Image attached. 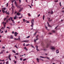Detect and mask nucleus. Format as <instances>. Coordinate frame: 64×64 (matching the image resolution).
<instances>
[{"label": "nucleus", "mask_w": 64, "mask_h": 64, "mask_svg": "<svg viewBox=\"0 0 64 64\" xmlns=\"http://www.w3.org/2000/svg\"><path fill=\"white\" fill-rule=\"evenodd\" d=\"M21 11H22V9H20V10H19V12H21Z\"/></svg>", "instance_id": "27"}, {"label": "nucleus", "mask_w": 64, "mask_h": 64, "mask_svg": "<svg viewBox=\"0 0 64 64\" xmlns=\"http://www.w3.org/2000/svg\"><path fill=\"white\" fill-rule=\"evenodd\" d=\"M2 12L3 13H5V11L4 10V9H2Z\"/></svg>", "instance_id": "17"}, {"label": "nucleus", "mask_w": 64, "mask_h": 64, "mask_svg": "<svg viewBox=\"0 0 64 64\" xmlns=\"http://www.w3.org/2000/svg\"><path fill=\"white\" fill-rule=\"evenodd\" d=\"M40 16V14H39L38 16V17H39V16Z\"/></svg>", "instance_id": "50"}, {"label": "nucleus", "mask_w": 64, "mask_h": 64, "mask_svg": "<svg viewBox=\"0 0 64 64\" xmlns=\"http://www.w3.org/2000/svg\"><path fill=\"white\" fill-rule=\"evenodd\" d=\"M3 9H4V10H6V8H3Z\"/></svg>", "instance_id": "40"}, {"label": "nucleus", "mask_w": 64, "mask_h": 64, "mask_svg": "<svg viewBox=\"0 0 64 64\" xmlns=\"http://www.w3.org/2000/svg\"><path fill=\"white\" fill-rule=\"evenodd\" d=\"M13 18H11V20L12 22H13L14 21V20H13Z\"/></svg>", "instance_id": "33"}, {"label": "nucleus", "mask_w": 64, "mask_h": 64, "mask_svg": "<svg viewBox=\"0 0 64 64\" xmlns=\"http://www.w3.org/2000/svg\"><path fill=\"white\" fill-rule=\"evenodd\" d=\"M29 45H30V44H26V46H29Z\"/></svg>", "instance_id": "38"}, {"label": "nucleus", "mask_w": 64, "mask_h": 64, "mask_svg": "<svg viewBox=\"0 0 64 64\" xmlns=\"http://www.w3.org/2000/svg\"><path fill=\"white\" fill-rule=\"evenodd\" d=\"M14 2H15L14 3L15 4V5L17 8H21L20 7V6H17V4H16V1Z\"/></svg>", "instance_id": "3"}, {"label": "nucleus", "mask_w": 64, "mask_h": 64, "mask_svg": "<svg viewBox=\"0 0 64 64\" xmlns=\"http://www.w3.org/2000/svg\"><path fill=\"white\" fill-rule=\"evenodd\" d=\"M44 51H46V49H44Z\"/></svg>", "instance_id": "58"}, {"label": "nucleus", "mask_w": 64, "mask_h": 64, "mask_svg": "<svg viewBox=\"0 0 64 64\" xmlns=\"http://www.w3.org/2000/svg\"><path fill=\"white\" fill-rule=\"evenodd\" d=\"M10 38L11 39H13V36H11Z\"/></svg>", "instance_id": "20"}, {"label": "nucleus", "mask_w": 64, "mask_h": 64, "mask_svg": "<svg viewBox=\"0 0 64 64\" xmlns=\"http://www.w3.org/2000/svg\"><path fill=\"white\" fill-rule=\"evenodd\" d=\"M31 46L33 48H34V46H32V45H31Z\"/></svg>", "instance_id": "61"}, {"label": "nucleus", "mask_w": 64, "mask_h": 64, "mask_svg": "<svg viewBox=\"0 0 64 64\" xmlns=\"http://www.w3.org/2000/svg\"><path fill=\"white\" fill-rule=\"evenodd\" d=\"M55 31H56V30H53L52 31V32H53L54 33H55Z\"/></svg>", "instance_id": "21"}, {"label": "nucleus", "mask_w": 64, "mask_h": 64, "mask_svg": "<svg viewBox=\"0 0 64 64\" xmlns=\"http://www.w3.org/2000/svg\"><path fill=\"white\" fill-rule=\"evenodd\" d=\"M38 40V38H37L36 40H34V42H35V43H36V40Z\"/></svg>", "instance_id": "14"}, {"label": "nucleus", "mask_w": 64, "mask_h": 64, "mask_svg": "<svg viewBox=\"0 0 64 64\" xmlns=\"http://www.w3.org/2000/svg\"><path fill=\"white\" fill-rule=\"evenodd\" d=\"M5 33H7V30L5 31Z\"/></svg>", "instance_id": "48"}, {"label": "nucleus", "mask_w": 64, "mask_h": 64, "mask_svg": "<svg viewBox=\"0 0 64 64\" xmlns=\"http://www.w3.org/2000/svg\"><path fill=\"white\" fill-rule=\"evenodd\" d=\"M9 16H6V18H4V21H5V20H6V19H7V18H9Z\"/></svg>", "instance_id": "11"}, {"label": "nucleus", "mask_w": 64, "mask_h": 64, "mask_svg": "<svg viewBox=\"0 0 64 64\" xmlns=\"http://www.w3.org/2000/svg\"><path fill=\"white\" fill-rule=\"evenodd\" d=\"M27 23H29V21H27V22H26Z\"/></svg>", "instance_id": "47"}, {"label": "nucleus", "mask_w": 64, "mask_h": 64, "mask_svg": "<svg viewBox=\"0 0 64 64\" xmlns=\"http://www.w3.org/2000/svg\"><path fill=\"white\" fill-rule=\"evenodd\" d=\"M7 5L6 6V7H8V3H7V4H6V5H7Z\"/></svg>", "instance_id": "34"}, {"label": "nucleus", "mask_w": 64, "mask_h": 64, "mask_svg": "<svg viewBox=\"0 0 64 64\" xmlns=\"http://www.w3.org/2000/svg\"><path fill=\"white\" fill-rule=\"evenodd\" d=\"M36 49H38V46H36Z\"/></svg>", "instance_id": "23"}, {"label": "nucleus", "mask_w": 64, "mask_h": 64, "mask_svg": "<svg viewBox=\"0 0 64 64\" xmlns=\"http://www.w3.org/2000/svg\"><path fill=\"white\" fill-rule=\"evenodd\" d=\"M10 25H12V24L11 23H10Z\"/></svg>", "instance_id": "64"}, {"label": "nucleus", "mask_w": 64, "mask_h": 64, "mask_svg": "<svg viewBox=\"0 0 64 64\" xmlns=\"http://www.w3.org/2000/svg\"><path fill=\"white\" fill-rule=\"evenodd\" d=\"M14 0H12V3H13L14 2Z\"/></svg>", "instance_id": "43"}, {"label": "nucleus", "mask_w": 64, "mask_h": 64, "mask_svg": "<svg viewBox=\"0 0 64 64\" xmlns=\"http://www.w3.org/2000/svg\"><path fill=\"white\" fill-rule=\"evenodd\" d=\"M39 57H40V58H46V57H44L42 56H40Z\"/></svg>", "instance_id": "9"}, {"label": "nucleus", "mask_w": 64, "mask_h": 64, "mask_svg": "<svg viewBox=\"0 0 64 64\" xmlns=\"http://www.w3.org/2000/svg\"><path fill=\"white\" fill-rule=\"evenodd\" d=\"M29 6L31 8H32V7H31V6H30V5H29Z\"/></svg>", "instance_id": "60"}, {"label": "nucleus", "mask_w": 64, "mask_h": 64, "mask_svg": "<svg viewBox=\"0 0 64 64\" xmlns=\"http://www.w3.org/2000/svg\"><path fill=\"white\" fill-rule=\"evenodd\" d=\"M15 55H18V53H17L16 54H15Z\"/></svg>", "instance_id": "49"}, {"label": "nucleus", "mask_w": 64, "mask_h": 64, "mask_svg": "<svg viewBox=\"0 0 64 64\" xmlns=\"http://www.w3.org/2000/svg\"><path fill=\"white\" fill-rule=\"evenodd\" d=\"M56 53L58 54V53H59V51H58V50H56Z\"/></svg>", "instance_id": "13"}, {"label": "nucleus", "mask_w": 64, "mask_h": 64, "mask_svg": "<svg viewBox=\"0 0 64 64\" xmlns=\"http://www.w3.org/2000/svg\"><path fill=\"white\" fill-rule=\"evenodd\" d=\"M14 57L16 58V59L17 58V57H16V56H14Z\"/></svg>", "instance_id": "62"}, {"label": "nucleus", "mask_w": 64, "mask_h": 64, "mask_svg": "<svg viewBox=\"0 0 64 64\" xmlns=\"http://www.w3.org/2000/svg\"><path fill=\"white\" fill-rule=\"evenodd\" d=\"M53 11H52L50 12V14H53Z\"/></svg>", "instance_id": "16"}, {"label": "nucleus", "mask_w": 64, "mask_h": 64, "mask_svg": "<svg viewBox=\"0 0 64 64\" xmlns=\"http://www.w3.org/2000/svg\"><path fill=\"white\" fill-rule=\"evenodd\" d=\"M4 52V50H2V51L0 52V54H2Z\"/></svg>", "instance_id": "6"}, {"label": "nucleus", "mask_w": 64, "mask_h": 64, "mask_svg": "<svg viewBox=\"0 0 64 64\" xmlns=\"http://www.w3.org/2000/svg\"><path fill=\"white\" fill-rule=\"evenodd\" d=\"M44 18H45V15H44L43 17V19L44 20Z\"/></svg>", "instance_id": "19"}, {"label": "nucleus", "mask_w": 64, "mask_h": 64, "mask_svg": "<svg viewBox=\"0 0 64 64\" xmlns=\"http://www.w3.org/2000/svg\"><path fill=\"white\" fill-rule=\"evenodd\" d=\"M31 22L32 23L31 26L32 27H33V26L34 25V19H33L32 20V21L31 20Z\"/></svg>", "instance_id": "2"}, {"label": "nucleus", "mask_w": 64, "mask_h": 64, "mask_svg": "<svg viewBox=\"0 0 64 64\" xmlns=\"http://www.w3.org/2000/svg\"><path fill=\"white\" fill-rule=\"evenodd\" d=\"M10 60H11V59L10 58H8Z\"/></svg>", "instance_id": "57"}, {"label": "nucleus", "mask_w": 64, "mask_h": 64, "mask_svg": "<svg viewBox=\"0 0 64 64\" xmlns=\"http://www.w3.org/2000/svg\"><path fill=\"white\" fill-rule=\"evenodd\" d=\"M16 62H16V61L14 62V63H15V64L16 63Z\"/></svg>", "instance_id": "54"}, {"label": "nucleus", "mask_w": 64, "mask_h": 64, "mask_svg": "<svg viewBox=\"0 0 64 64\" xmlns=\"http://www.w3.org/2000/svg\"><path fill=\"white\" fill-rule=\"evenodd\" d=\"M20 60L21 61H22V58H20Z\"/></svg>", "instance_id": "39"}, {"label": "nucleus", "mask_w": 64, "mask_h": 64, "mask_svg": "<svg viewBox=\"0 0 64 64\" xmlns=\"http://www.w3.org/2000/svg\"><path fill=\"white\" fill-rule=\"evenodd\" d=\"M28 14V15H29V16H31V15L30 14V13Z\"/></svg>", "instance_id": "32"}, {"label": "nucleus", "mask_w": 64, "mask_h": 64, "mask_svg": "<svg viewBox=\"0 0 64 64\" xmlns=\"http://www.w3.org/2000/svg\"><path fill=\"white\" fill-rule=\"evenodd\" d=\"M18 1L20 2V3H21V0H18Z\"/></svg>", "instance_id": "52"}, {"label": "nucleus", "mask_w": 64, "mask_h": 64, "mask_svg": "<svg viewBox=\"0 0 64 64\" xmlns=\"http://www.w3.org/2000/svg\"><path fill=\"white\" fill-rule=\"evenodd\" d=\"M38 62H39V60H42V61H43V60L42 59H40V58L38 59V58H36Z\"/></svg>", "instance_id": "4"}, {"label": "nucleus", "mask_w": 64, "mask_h": 64, "mask_svg": "<svg viewBox=\"0 0 64 64\" xmlns=\"http://www.w3.org/2000/svg\"><path fill=\"white\" fill-rule=\"evenodd\" d=\"M23 42H24L27 43L29 42V40H24Z\"/></svg>", "instance_id": "5"}, {"label": "nucleus", "mask_w": 64, "mask_h": 64, "mask_svg": "<svg viewBox=\"0 0 64 64\" xmlns=\"http://www.w3.org/2000/svg\"><path fill=\"white\" fill-rule=\"evenodd\" d=\"M48 44H47L46 45V47L47 48H48V47H49V46H50V43H51V41H50L48 40V41L47 42Z\"/></svg>", "instance_id": "1"}, {"label": "nucleus", "mask_w": 64, "mask_h": 64, "mask_svg": "<svg viewBox=\"0 0 64 64\" xmlns=\"http://www.w3.org/2000/svg\"><path fill=\"white\" fill-rule=\"evenodd\" d=\"M25 43H24V44H23V46H25Z\"/></svg>", "instance_id": "55"}, {"label": "nucleus", "mask_w": 64, "mask_h": 64, "mask_svg": "<svg viewBox=\"0 0 64 64\" xmlns=\"http://www.w3.org/2000/svg\"><path fill=\"white\" fill-rule=\"evenodd\" d=\"M4 28H5V27H6V26L4 24Z\"/></svg>", "instance_id": "24"}, {"label": "nucleus", "mask_w": 64, "mask_h": 64, "mask_svg": "<svg viewBox=\"0 0 64 64\" xmlns=\"http://www.w3.org/2000/svg\"><path fill=\"white\" fill-rule=\"evenodd\" d=\"M61 2H60V6H61Z\"/></svg>", "instance_id": "44"}, {"label": "nucleus", "mask_w": 64, "mask_h": 64, "mask_svg": "<svg viewBox=\"0 0 64 64\" xmlns=\"http://www.w3.org/2000/svg\"><path fill=\"white\" fill-rule=\"evenodd\" d=\"M30 37V36H27L26 37V38H29Z\"/></svg>", "instance_id": "36"}, {"label": "nucleus", "mask_w": 64, "mask_h": 64, "mask_svg": "<svg viewBox=\"0 0 64 64\" xmlns=\"http://www.w3.org/2000/svg\"><path fill=\"white\" fill-rule=\"evenodd\" d=\"M14 12V10H12V14H13V13Z\"/></svg>", "instance_id": "37"}, {"label": "nucleus", "mask_w": 64, "mask_h": 64, "mask_svg": "<svg viewBox=\"0 0 64 64\" xmlns=\"http://www.w3.org/2000/svg\"><path fill=\"white\" fill-rule=\"evenodd\" d=\"M54 2H58V0H54Z\"/></svg>", "instance_id": "29"}, {"label": "nucleus", "mask_w": 64, "mask_h": 64, "mask_svg": "<svg viewBox=\"0 0 64 64\" xmlns=\"http://www.w3.org/2000/svg\"><path fill=\"white\" fill-rule=\"evenodd\" d=\"M16 16H15L14 18V19H17V18H17V17Z\"/></svg>", "instance_id": "10"}, {"label": "nucleus", "mask_w": 64, "mask_h": 64, "mask_svg": "<svg viewBox=\"0 0 64 64\" xmlns=\"http://www.w3.org/2000/svg\"><path fill=\"white\" fill-rule=\"evenodd\" d=\"M14 40H18V38H14Z\"/></svg>", "instance_id": "30"}, {"label": "nucleus", "mask_w": 64, "mask_h": 64, "mask_svg": "<svg viewBox=\"0 0 64 64\" xmlns=\"http://www.w3.org/2000/svg\"><path fill=\"white\" fill-rule=\"evenodd\" d=\"M3 33V31H2L1 32V33Z\"/></svg>", "instance_id": "56"}, {"label": "nucleus", "mask_w": 64, "mask_h": 64, "mask_svg": "<svg viewBox=\"0 0 64 64\" xmlns=\"http://www.w3.org/2000/svg\"><path fill=\"white\" fill-rule=\"evenodd\" d=\"M27 60V59L26 58H25L24 60H23V61H25Z\"/></svg>", "instance_id": "26"}, {"label": "nucleus", "mask_w": 64, "mask_h": 64, "mask_svg": "<svg viewBox=\"0 0 64 64\" xmlns=\"http://www.w3.org/2000/svg\"><path fill=\"white\" fill-rule=\"evenodd\" d=\"M6 14H8V15H9V12H7V13H6Z\"/></svg>", "instance_id": "31"}, {"label": "nucleus", "mask_w": 64, "mask_h": 64, "mask_svg": "<svg viewBox=\"0 0 64 64\" xmlns=\"http://www.w3.org/2000/svg\"><path fill=\"white\" fill-rule=\"evenodd\" d=\"M17 15H18V16H19V15H21V14L19 13V12H18L16 13Z\"/></svg>", "instance_id": "12"}, {"label": "nucleus", "mask_w": 64, "mask_h": 64, "mask_svg": "<svg viewBox=\"0 0 64 64\" xmlns=\"http://www.w3.org/2000/svg\"><path fill=\"white\" fill-rule=\"evenodd\" d=\"M2 24H3L4 25H5L4 24V22H3L2 23Z\"/></svg>", "instance_id": "51"}, {"label": "nucleus", "mask_w": 64, "mask_h": 64, "mask_svg": "<svg viewBox=\"0 0 64 64\" xmlns=\"http://www.w3.org/2000/svg\"><path fill=\"white\" fill-rule=\"evenodd\" d=\"M6 21L7 22H8V20H7Z\"/></svg>", "instance_id": "63"}, {"label": "nucleus", "mask_w": 64, "mask_h": 64, "mask_svg": "<svg viewBox=\"0 0 64 64\" xmlns=\"http://www.w3.org/2000/svg\"><path fill=\"white\" fill-rule=\"evenodd\" d=\"M6 22H4V25H6Z\"/></svg>", "instance_id": "53"}, {"label": "nucleus", "mask_w": 64, "mask_h": 64, "mask_svg": "<svg viewBox=\"0 0 64 64\" xmlns=\"http://www.w3.org/2000/svg\"><path fill=\"white\" fill-rule=\"evenodd\" d=\"M41 45L42 46H44V44H43V43H42L41 44Z\"/></svg>", "instance_id": "18"}, {"label": "nucleus", "mask_w": 64, "mask_h": 64, "mask_svg": "<svg viewBox=\"0 0 64 64\" xmlns=\"http://www.w3.org/2000/svg\"><path fill=\"white\" fill-rule=\"evenodd\" d=\"M55 48L53 47H52L51 48V49L53 50H55Z\"/></svg>", "instance_id": "8"}, {"label": "nucleus", "mask_w": 64, "mask_h": 64, "mask_svg": "<svg viewBox=\"0 0 64 64\" xmlns=\"http://www.w3.org/2000/svg\"><path fill=\"white\" fill-rule=\"evenodd\" d=\"M46 58H47V59H50L48 57H46Z\"/></svg>", "instance_id": "59"}, {"label": "nucleus", "mask_w": 64, "mask_h": 64, "mask_svg": "<svg viewBox=\"0 0 64 64\" xmlns=\"http://www.w3.org/2000/svg\"><path fill=\"white\" fill-rule=\"evenodd\" d=\"M14 35L15 36H17V35L16 32H15V33L14 34Z\"/></svg>", "instance_id": "7"}, {"label": "nucleus", "mask_w": 64, "mask_h": 64, "mask_svg": "<svg viewBox=\"0 0 64 64\" xmlns=\"http://www.w3.org/2000/svg\"><path fill=\"white\" fill-rule=\"evenodd\" d=\"M12 18V17H10V18L9 19H8V20H9V21H10V20H11V19Z\"/></svg>", "instance_id": "15"}, {"label": "nucleus", "mask_w": 64, "mask_h": 64, "mask_svg": "<svg viewBox=\"0 0 64 64\" xmlns=\"http://www.w3.org/2000/svg\"><path fill=\"white\" fill-rule=\"evenodd\" d=\"M2 49H5V48L4 46H3L2 47Z\"/></svg>", "instance_id": "41"}, {"label": "nucleus", "mask_w": 64, "mask_h": 64, "mask_svg": "<svg viewBox=\"0 0 64 64\" xmlns=\"http://www.w3.org/2000/svg\"><path fill=\"white\" fill-rule=\"evenodd\" d=\"M10 56H10V55H9L8 56V58H10Z\"/></svg>", "instance_id": "42"}, {"label": "nucleus", "mask_w": 64, "mask_h": 64, "mask_svg": "<svg viewBox=\"0 0 64 64\" xmlns=\"http://www.w3.org/2000/svg\"><path fill=\"white\" fill-rule=\"evenodd\" d=\"M8 63H9V62L8 61H7L6 62V64H8Z\"/></svg>", "instance_id": "25"}, {"label": "nucleus", "mask_w": 64, "mask_h": 64, "mask_svg": "<svg viewBox=\"0 0 64 64\" xmlns=\"http://www.w3.org/2000/svg\"><path fill=\"white\" fill-rule=\"evenodd\" d=\"M14 47H16V48H18V47L16 45V46H14Z\"/></svg>", "instance_id": "28"}, {"label": "nucleus", "mask_w": 64, "mask_h": 64, "mask_svg": "<svg viewBox=\"0 0 64 64\" xmlns=\"http://www.w3.org/2000/svg\"><path fill=\"white\" fill-rule=\"evenodd\" d=\"M36 50H37V51H39V50L38 48L36 49Z\"/></svg>", "instance_id": "35"}, {"label": "nucleus", "mask_w": 64, "mask_h": 64, "mask_svg": "<svg viewBox=\"0 0 64 64\" xmlns=\"http://www.w3.org/2000/svg\"><path fill=\"white\" fill-rule=\"evenodd\" d=\"M7 28H8V29H10V28L9 27H7Z\"/></svg>", "instance_id": "45"}, {"label": "nucleus", "mask_w": 64, "mask_h": 64, "mask_svg": "<svg viewBox=\"0 0 64 64\" xmlns=\"http://www.w3.org/2000/svg\"><path fill=\"white\" fill-rule=\"evenodd\" d=\"M12 52H14V53H16V52H15V50H12Z\"/></svg>", "instance_id": "22"}, {"label": "nucleus", "mask_w": 64, "mask_h": 64, "mask_svg": "<svg viewBox=\"0 0 64 64\" xmlns=\"http://www.w3.org/2000/svg\"><path fill=\"white\" fill-rule=\"evenodd\" d=\"M58 26H56V28H55V29H57V27H58Z\"/></svg>", "instance_id": "46"}]
</instances>
